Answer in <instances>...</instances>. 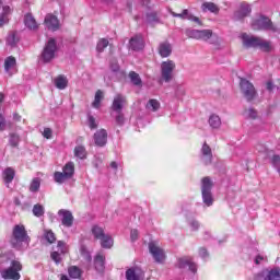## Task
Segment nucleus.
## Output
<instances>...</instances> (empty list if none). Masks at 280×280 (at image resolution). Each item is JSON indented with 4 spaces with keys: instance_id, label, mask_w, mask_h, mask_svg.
<instances>
[{
    "instance_id": "obj_39",
    "label": "nucleus",
    "mask_w": 280,
    "mask_h": 280,
    "mask_svg": "<svg viewBox=\"0 0 280 280\" xmlns=\"http://www.w3.org/2000/svg\"><path fill=\"white\" fill-rule=\"evenodd\" d=\"M147 110H151V113H156L159 108H161V103L156 101L155 98H151L148 101L145 105Z\"/></svg>"
},
{
    "instance_id": "obj_32",
    "label": "nucleus",
    "mask_w": 280,
    "mask_h": 280,
    "mask_svg": "<svg viewBox=\"0 0 280 280\" xmlns=\"http://www.w3.org/2000/svg\"><path fill=\"white\" fill-rule=\"evenodd\" d=\"M74 156L75 159H80V161H84L88 156L86 148L82 144L77 145L74 148Z\"/></svg>"
},
{
    "instance_id": "obj_13",
    "label": "nucleus",
    "mask_w": 280,
    "mask_h": 280,
    "mask_svg": "<svg viewBox=\"0 0 280 280\" xmlns=\"http://www.w3.org/2000/svg\"><path fill=\"white\" fill-rule=\"evenodd\" d=\"M149 253L152 255L155 264H165V252L152 241L149 242Z\"/></svg>"
},
{
    "instance_id": "obj_30",
    "label": "nucleus",
    "mask_w": 280,
    "mask_h": 280,
    "mask_svg": "<svg viewBox=\"0 0 280 280\" xmlns=\"http://www.w3.org/2000/svg\"><path fill=\"white\" fill-rule=\"evenodd\" d=\"M20 143H21V136L16 132H10L9 133V145L11 148L19 149Z\"/></svg>"
},
{
    "instance_id": "obj_16",
    "label": "nucleus",
    "mask_w": 280,
    "mask_h": 280,
    "mask_svg": "<svg viewBox=\"0 0 280 280\" xmlns=\"http://www.w3.org/2000/svg\"><path fill=\"white\" fill-rule=\"evenodd\" d=\"M199 159L203 165H211L213 163V151L207 142L201 147Z\"/></svg>"
},
{
    "instance_id": "obj_56",
    "label": "nucleus",
    "mask_w": 280,
    "mask_h": 280,
    "mask_svg": "<svg viewBox=\"0 0 280 280\" xmlns=\"http://www.w3.org/2000/svg\"><path fill=\"white\" fill-rule=\"evenodd\" d=\"M271 163L273 165V167H279V163H280V155L279 154H275L271 159Z\"/></svg>"
},
{
    "instance_id": "obj_25",
    "label": "nucleus",
    "mask_w": 280,
    "mask_h": 280,
    "mask_svg": "<svg viewBox=\"0 0 280 280\" xmlns=\"http://www.w3.org/2000/svg\"><path fill=\"white\" fill-rule=\"evenodd\" d=\"M126 280H141V269L131 267L125 272Z\"/></svg>"
},
{
    "instance_id": "obj_14",
    "label": "nucleus",
    "mask_w": 280,
    "mask_h": 280,
    "mask_svg": "<svg viewBox=\"0 0 280 280\" xmlns=\"http://www.w3.org/2000/svg\"><path fill=\"white\" fill-rule=\"evenodd\" d=\"M172 16H174V19H182V21H190L191 23H196L197 25L202 26V21L200 20V18L194 15V13H191V11H189L188 9H184L182 11V13H176V12H171Z\"/></svg>"
},
{
    "instance_id": "obj_22",
    "label": "nucleus",
    "mask_w": 280,
    "mask_h": 280,
    "mask_svg": "<svg viewBox=\"0 0 280 280\" xmlns=\"http://www.w3.org/2000/svg\"><path fill=\"white\" fill-rule=\"evenodd\" d=\"M94 268L96 272H104L106 270V256L97 254L94 257Z\"/></svg>"
},
{
    "instance_id": "obj_23",
    "label": "nucleus",
    "mask_w": 280,
    "mask_h": 280,
    "mask_svg": "<svg viewBox=\"0 0 280 280\" xmlns=\"http://www.w3.org/2000/svg\"><path fill=\"white\" fill-rule=\"evenodd\" d=\"M14 176H16V171H14V168L12 167L4 168V171L2 172V177L4 180L5 187H10V184L12 183V180H14Z\"/></svg>"
},
{
    "instance_id": "obj_44",
    "label": "nucleus",
    "mask_w": 280,
    "mask_h": 280,
    "mask_svg": "<svg viewBox=\"0 0 280 280\" xmlns=\"http://www.w3.org/2000/svg\"><path fill=\"white\" fill-rule=\"evenodd\" d=\"M109 42L106 38H101L96 44V51L97 54H104L106 47H108Z\"/></svg>"
},
{
    "instance_id": "obj_7",
    "label": "nucleus",
    "mask_w": 280,
    "mask_h": 280,
    "mask_svg": "<svg viewBox=\"0 0 280 280\" xmlns=\"http://www.w3.org/2000/svg\"><path fill=\"white\" fill-rule=\"evenodd\" d=\"M160 69V84H163V82L170 84V82L174 80V69H176V63L174 62V60L162 61Z\"/></svg>"
},
{
    "instance_id": "obj_43",
    "label": "nucleus",
    "mask_w": 280,
    "mask_h": 280,
    "mask_svg": "<svg viewBox=\"0 0 280 280\" xmlns=\"http://www.w3.org/2000/svg\"><path fill=\"white\" fill-rule=\"evenodd\" d=\"M86 124L90 128V130H97L100 124L95 119V116H92L91 113H88V120Z\"/></svg>"
},
{
    "instance_id": "obj_59",
    "label": "nucleus",
    "mask_w": 280,
    "mask_h": 280,
    "mask_svg": "<svg viewBox=\"0 0 280 280\" xmlns=\"http://www.w3.org/2000/svg\"><path fill=\"white\" fill-rule=\"evenodd\" d=\"M51 135H52L51 128L44 129L43 136L45 139H51Z\"/></svg>"
},
{
    "instance_id": "obj_9",
    "label": "nucleus",
    "mask_w": 280,
    "mask_h": 280,
    "mask_svg": "<svg viewBox=\"0 0 280 280\" xmlns=\"http://www.w3.org/2000/svg\"><path fill=\"white\" fill-rule=\"evenodd\" d=\"M241 93L245 97L246 102H253L257 97V90L255 85L247 79L242 78L240 81Z\"/></svg>"
},
{
    "instance_id": "obj_29",
    "label": "nucleus",
    "mask_w": 280,
    "mask_h": 280,
    "mask_svg": "<svg viewBox=\"0 0 280 280\" xmlns=\"http://www.w3.org/2000/svg\"><path fill=\"white\" fill-rule=\"evenodd\" d=\"M91 233H92L94 240H98V241L101 240V237L106 235V232H104V228H102L97 224L92 225Z\"/></svg>"
},
{
    "instance_id": "obj_28",
    "label": "nucleus",
    "mask_w": 280,
    "mask_h": 280,
    "mask_svg": "<svg viewBox=\"0 0 280 280\" xmlns=\"http://www.w3.org/2000/svg\"><path fill=\"white\" fill-rule=\"evenodd\" d=\"M201 10L202 12H211L212 14H218L220 12V8L213 2H203L201 4Z\"/></svg>"
},
{
    "instance_id": "obj_58",
    "label": "nucleus",
    "mask_w": 280,
    "mask_h": 280,
    "mask_svg": "<svg viewBox=\"0 0 280 280\" xmlns=\"http://www.w3.org/2000/svg\"><path fill=\"white\" fill-rule=\"evenodd\" d=\"M130 240H131V242H137V240H139V231L138 230H131Z\"/></svg>"
},
{
    "instance_id": "obj_63",
    "label": "nucleus",
    "mask_w": 280,
    "mask_h": 280,
    "mask_svg": "<svg viewBox=\"0 0 280 280\" xmlns=\"http://www.w3.org/2000/svg\"><path fill=\"white\" fill-rule=\"evenodd\" d=\"M22 117L19 115V113H13V120L21 121Z\"/></svg>"
},
{
    "instance_id": "obj_53",
    "label": "nucleus",
    "mask_w": 280,
    "mask_h": 280,
    "mask_svg": "<svg viewBox=\"0 0 280 280\" xmlns=\"http://www.w3.org/2000/svg\"><path fill=\"white\" fill-rule=\"evenodd\" d=\"M199 257L206 261V259H209V250H207V247H200L199 248Z\"/></svg>"
},
{
    "instance_id": "obj_36",
    "label": "nucleus",
    "mask_w": 280,
    "mask_h": 280,
    "mask_svg": "<svg viewBox=\"0 0 280 280\" xmlns=\"http://www.w3.org/2000/svg\"><path fill=\"white\" fill-rule=\"evenodd\" d=\"M68 275L70 279H80L82 277V269L78 266H70L68 268Z\"/></svg>"
},
{
    "instance_id": "obj_45",
    "label": "nucleus",
    "mask_w": 280,
    "mask_h": 280,
    "mask_svg": "<svg viewBox=\"0 0 280 280\" xmlns=\"http://www.w3.org/2000/svg\"><path fill=\"white\" fill-rule=\"evenodd\" d=\"M19 43V38L16 37V33L13 32V33H10L7 37V45L9 47H16Z\"/></svg>"
},
{
    "instance_id": "obj_49",
    "label": "nucleus",
    "mask_w": 280,
    "mask_h": 280,
    "mask_svg": "<svg viewBox=\"0 0 280 280\" xmlns=\"http://www.w3.org/2000/svg\"><path fill=\"white\" fill-rule=\"evenodd\" d=\"M81 256L83 257L84 261H86V264H91V261H93V256L91 255V252L86 249V247H81Z\"/></svg>"
},
{
    "instance_id": "obj_5",
    "label": "nucleus",
    "mask_w": 280,
    "mask_h": 280,
    "mask_svg": "<svg viewBox=\"0 0 280 280\" xmlns=\"http://www.w3.org/2000/svg\"><path fill=\"white\" fill-rule=\"evenodd\" d=\"M201 200L206 207H213L215 198L213 197V180L206 176L201 179Z\"/></svg>"
},
{
    "instance_id": "obj_40",
    "label": "nucleus",
    "mask_w": 280,
    "mask_h": 280,
    "mask_svg": "<svg viewBox=\"0 0 280 280\" xmlns=\"http://www.w3.org/2000/svg\"><path fill=\"white\" fill-rule=\"evenodd\" d=\"M102 100H104V92H102V90H97L92 103L93 108H100V106H102Z\"/></svg>"
},
{
    "instance_id": "obj_27",
    "label": "nucleus",
    "mask_w": 280,
    "mask_h": 280,
    "mask_svg": "<svg viewBox=\"0 0 280 280\" xmlns=\"http://www.w3.org/2000/svg\"><path fill=\"white\" fill-rule=\"evenodd\" d=\"M208 122L210 128H212L213 130H218V128L222 126V119L217 114H211L208 119Z\"/></svg>"
},
{
    "instance_id": "obj_8",
    "label": "nucleus",
    "mask_w": 280,
    "mask_h": 280,
    "mask_svg": "<svg viewBox=\"0 0 280 280\" xmlns=\"http://www.w3.org/2000/svg\"><path fill=\"white\" fill-rule=\"evenodd\" d=\"M252 27L253 30H259V31H265V32H273L277 33L279 32V27L275 26L272 24V20H270L266 15H260V19H256L252 22Z\"/></svg>"
},
{
    "instance_id": "obj_12",
    "label": "nucleus",
    "mask_w": 280,
    "mask_h": 280,
    "mask_svg": "<svg viewBox=\"0 0 280 280\" xmlns=\"http://www.w3.org/2000/svg\"><path fill=\"white\" fill-rule=\"evenodd\" d=\"M175 268H178L179 270H185L188 268V270L192 272V275H196V272H198V265L194 262V258L190 256L177 258Z\"/></svg>"
},
{
    "instance_id": "obj_34",
    "label": "nucleus",
    "mask_w": 280,
    "mask_h": 280,
    "mask_svg": "<svg viewBox=\"0 0 280 280\" xmlns=\"http://www.w3.org/2000/svg\"><path fill=\"white\" fill-rule=\"evenodd\" d=\"M31 194H38L40 191V177H34L28 186Z\"/></svg>"
},
{
    "instance_id": "obj_33",
    "label": "nucleus",
    "mask_w": 280,
    "mask_h": 280,
    "mask_svg": "<svg viewBox=\"0 0 280 280\" xmlns=\"http://www.w3.org/2000/svg\"><path fill=\"white\" fill-rule=\"evenodd\" d=\"M68 84H69V80H67V77L65 75H59L55 79V85L60 91H65Z\"/></svg>"
},
{
    "instance_id": "obj_6",
    "label": "nucleus",
    "mask_w": 280,
    "mask_h": 280,
    "mask_svg": "<svg viewBox=\"0 0 280 280\" xmlns=\"http://www.w3.org/2000/svg\"><path fill=\"white\" fill-rule=\"evenodd\" d=\"M56 51H58V44L54 37H50L40 54V62L49 65L56 58Z\"/></svg>"
},
{
    "instance_id": "obj_41",
    "label": "nucleus",
    "mask_w": 280,
    "mask_h": 280,
    "mask_svg": "<svg viewBox=\"0 0 280 280\" xmlns=\"http://www.w3.org/2000/svg\"><path fill=\"white\" fill-rule=\"evenodd\" d=\"M54 180L55 183H59V185H62L66 180H69L68 174L63 172H55L54 173Z\"/></svg>"
},
{
    "instance_id": "obj_48",
    "label": "nucleus",
    "mask_w": 280,
    "mask_h": 280,
    "mask_svg": "<svg viewBox=\"0 0 280 280\" xmlns=\"http://www.w3.org/2000/svg\"><path fill=\"white\" fill-rule=\"evenodd\" d=\"M147 21L148 23L152 24V23H159L161 20L159 19V14L156 13V11H152L147 13Z\"/></svg>"
},
{
    "instance_id": "obj_35",
    "label": "nucleus",
    "mask_w": 280,
    "mask_h": 280,
    "mask_svg": "<svg viewBox=\"0 0 280 280\" xmlns=\"http://www.w3.org/2000/svg\"><path fill=\"white\" fill-rule=\"evenodd\" d=\"M62 173L68 174L67 177L68 179L73 178V174H75V165L73 162H68L63 167H62Z\"/></svg>"
},
{
    "instance_id": "obj_17",
    "label": "nucleus",
    "mask_w": 280,
    "mask_h": 280,
    "mask_svg": "<svg viewBox=\"0 0 280 280\" xmlns=\"http://www.w3.org/2000/svg\"><path fill=\"white\" fill-rule=\"evenodd\" d=\"M252 12H253V8H250V4L243 2L240 5V10L234 12L233 20L243 21V19H246V16H250Z\"/></svg>"
},
{
    "instance_id": "obj_3",
    "label": "nucleus",
    "mask_w": 280,
    "mask_h": 280,
    "mask_svg": "<svg viewBox=\"0 0 280 280\" xmlns=\"http://www.w3.org/2000/svg\"><path fill=\"white\" fill-rule=\"evenodd\" d=\"M243 38V45L247 47V49H260V51H264L265 54H270L272 51V45L268 40L261 39V37H255V36H248L244 34L242 36Z\"/></svg>"
},
{
    "instance_id": "obj_21",
    "label": "nucleus",
    "mask_w": 280,
    "mask_h": 280,
    "mask_svg": "<svg viewBox=\"0 0 280 280\" xmlns=\"http://www.w3.org/2000/svg\"><path fill=\"white\" fill-rule=\"evenodd\" d=\"M158 54L161 56V58H170L172 56V44H170V42L160 43Z\"/></svg>"
},
{
    "instance_id": "obj_54",
    "label": "nucleus",
    "mask_w": 280,
    "mask_h": 280,
    "mask_svg": "<svg viewBox=\"0 0 280 280\" xmlns=\"http://www.w3.org/2000/svg\"><path fill=\"white\" fill-rule=\"evenodd\" d=\"M266 259H267L266 256L258 254L256 255L254 262L256 266H260L261 261H266Z\"/></svg>"
},
{
    "instance_id": "obj_55",
    "label": "nucleus",
    "mask_w": 280,
    "mask_h": 280,
    "mask_svg": "<svg viewBox=\"0 0 280 280\" xmlns=\"http://www.w3.org/2000/svg\"><path fill=\"white\" fill-rule=\"evenodd\" d=\"M266 89H267V91H269V93H272V91H275V89H277V91H279V88H277V85H275V83L272 81H268L266 83Z\"/></svg>"
},
{
    "instance_id": "obj_24",
    "label": "nucleus",
    "mask_w": 280,
    "mask_h": 280,
    "mask_svg": "<svg viewBox=\"0 0 280 280\" xmlns=\"http://www.w3.org/2000/svg\"><path fill=\"white\" fill-rule=\"evenodd\" d=\"M24 25L27 27V30L36 31L38 30V23L36 22V19H34V15L32 13H26L24 15Z\"/></svg>"
},
{
    "instance_id": "obj_11",
    "label": "nucleus",
    "mask_w": 280,
    "mask_h": 280,
    "mask_svg": "<svg viewBox=\"0 0 280 280\" xmlns=\"http://www.w3.org/2000/svg\"><path fill=\"white\" fill-rule=\"evenodd\" d=\"M254 280H280V267L264 268L254 276Z\"/></svg>"
},
{
    "instance_id": "obj_64",
    "label": "nucleus",
    "mask_w": 280,
    "mask_h": 280,
    "mask_svg": "<svg viewBox=\"0 0 280 280\" xmlns=\"http://www.w3.org/2000/svg\"><path fill=\"white\" fill-rule=\"evenodd\" d=\"M109 166L112 167V170H118L119 163H117V162H110Z\"/></svg>"
},
{
    "instance_id": "obj_38",
    "label": "nucleus",
    "mask_w": 280,
    "mask_h": 280,
    "mask_svg": "<svg viewBox=\"0 0 280 280\" xmlns=\"http://www.w3.org/2000/svg\"><path fill=\"white\" fill-rule=\"evenodd\" d=\"M129 78H130V82H131V84H133V86H143V81L141 80V77L139 75V73H137L135 71H130Z\"/></svg>"
},
{
    "instance_id": "obj_1",
    "label": "nucleus",
    "mask_w": 280,
    "mask_h": 280,
    "mask_svg": "<svg viewBox=\"0 0 280 280\" xmlns=\"http://www.w3.org/2000/svg\"><path fill=\"white\" fill-rule=\"evenodd\" d=\"M31 242L32 237H30V234H27L25 225L15 224L9 237V244L11 248L23 253L24 250H27V248H30Z\"/></svg>"
},
{
    "instance_id": "obj_18",
    "label": "nucleus",
    "mask_w": 280,
    "mask_h": 280,
    "mask_svg": "<svg viewBox=\"0 0 280 280\" xmlns=\"http://www.w3.org/2000/svg\"><path fill=\"white\" fill-rule=\"evenodd\" d=\"M145 48V40L142 35H136L129 39V49L131 51H143Z\"/></svg>"
},
{
    "instance_id": "obj_50",
    "label": "nucleus",
    "mask_w": 280,
    "mask_h": 280,
    "mask_svg": "<svg viewBox=\"0 0 280 280\" xmlns=\"http://www.w3.org/2000/svg\"><path fill=\"white\" fill-rule=\"evenodd\" d=\"M62 255L60 252H52L50 253V258L56 264V266H60L62 264Z\"/></svg>"
},
{
    "instance_id": "obj_57",
    "label": "nucleus",
    "mask_w": 280,
    "mask_h": 280,
    "mask_svg": "<svg viewBox=\"0 0 280 280\" xmlns=\"http://www.w3.org/2000/svg\"><path fill=\"white\" fill-rule=\"evenodd\" d=\"M189 225L191 231H198V229H200V222H198V220H191Z\"/></svg>"
},
{
    "instance_id": "obj_15",
    "label": "nucleus",
    "mask_w": 280,
    "mask_h": 280,
    "mask_svg": "<svg viewBox=\"0 0 280 280\" xmlns=\"http://www.w3.org/2000/svg\"><path fill=\"white\" fill-rule=\"evenodd\" d=\"M94 145L96 148H106L108 143V131L106 129H98L93 135Z\"/></svg>"
},
{
    "instance_id": "obj_2",
    "label": "nucleus",
    "mask_w": 280,
    "mask_h": 280,
    "mask_svg": "<svg viewBox=\"0 0 280 280\" xmlns=\"http://www.w3.org/2000/svg\"><path fill=\"white\" fill-rule=\"evenodd\" d=\"M10 264L9 268H5L1 271V277L4 280H20L21 279V270H23V265L21 261L16 260V256L12 252L5 253L1 257V264Z\"/></svg>"
},
{
    "instance_id": "obj_4",
    "label": "nucleus",
    "mask_w": 280,
    "mask_h": 280,
    "mask_svg": "<svg viewBox=\"0 0 280 280\" xmlns=\"http://www.w3.org/2000/svg\"><path fill=\"white\" fill-rule=\"evenodd\" d=\"M185 34L188 38L205 40V43L209 42L210 45H215L218 43V35L213 34V31L211 30L186 28Z\"/></svg>"
},
{
    "instance_id": "obj_42",
    "label": "nucleus",
    "mask_w": 280,
    "mask_h": 280,
    "mask_svg": "<svg viewBox=\"0 0 280 280\" xmlns=\"http://www.w3.org/2000/svg\"><path fill=\"white\" fill-rule=\"evenodd\" d=\"M33 215H35V218H43L45 215V207L40 203L34 205Z\"/></svg>"
},
{
    "instance_id": "obj_62",
    "label": "nucleus",
    "mask_w": 280,
    "mask_h": 280,
    "mask_svg": "<svg viewBox=\"0 0 280 280\" xmlns=\"http://www.w3.org/2000/svg\"><path fill=\"white\" fill-rule=\"evenodd\" d=\"M20 207H21L22 211H26V209H30V202L25 201V202L21 203Z\"/></svg>"
},
{
    "instance_id": "obj_10",
    "label": "nucleus",
    "mask_w": 280,
    "mask_h": 280,
    "mask_svg": "<svg viewBox=\"0 0 280 280\" xmlns=\"http://www.w3.org/2000/svg\"><path fill=\"white\" fill-rule=\"evenodd\" d=\"M0 5V27H4V25H9L10 23V15L14 12L12 8V0H1Z\"/></svg>"
},
{
    "instance_id": "obj_19",
    "label": "nucleus",
    "mask_w": 280,
    "mask_h": 280,
    "mask_svg": "<svg viewBox=\"0 0 280 280\" xmlns=\"http://www.w3.org/2000/svg\"><path fill=\"white\" fill-rule=\"evenodd\" d=\"M44 23L47 30H49L50 32H58V30H60V20H58V16L51 13H48L45 16Z\"/></svg>"
},
{
    "instance_id": "obj_20",
    "label": "nucleus",
    "mask_w": 280,
    "mask_h": 280,
    "mask_svg": "<svg viewBox=\"0 0 280 280\" xmlns=\"http://www.w3.org/2000/svg\"><path fill=\"white\" fill-rule=\"evenodd\" d=\"M58 215L61 218L62 226H66V229H71V226H73V213L71 211L60 209Z\"/></svg>"
},
{
    "instance_id": "obj_31",
    "label": "nucleus",
    "mask_w": 280,
    "mask_h": 280,
    "mask_svg": "<svg viewBox=\"0 0 280 280\" xmlns=\"http://www.w3.org/2000/svg\"><path fill=\"white\" fill-rule=\"evenodd\" d=\"M101 242V247L108 249V248H113V236H110V234H105L103 237H101L98 240Z\"/></svg>"
},
{
    "instance_id": "obj_60",
    "label": "nucleus",
    "mask_w": 280,
    "mask_h": 280,
    "mask_svg": "<svg viewBox=\"0 0 280 280\" xmlns=\"http://www.w3.org/2000/svg\"><path fill=\"white\" fill-rule=\"evenodd\" d=\"M248 117L250 119H257V110H255V108H249L248 110Z\"/></svg>"
},
{
    "instance_id": "obj_61",
    "label": "nucleus",
    "mask_w": 280,
    "mask_h": 280,
    "mask_svg": "<svg viewBox=\"0 0 280 280\" xmlns=\"http://www.w3.org/2000/svg\"><path fill=\"white\" fill-rule=\"evenodd\" d=\"M0 130H5V117L3 115H0Z\"/></svg>"
},
{
    "instance_id": "obj_26",
    "label": "nucleus",
    "mask_w": 280,
    "mask_h": 280,
    "mask_svg": "<svg viewBox=\"0 0 280 280\" xmlns=\"http://www.w3.org/2000/svg\"><path fill=\"white\" fill-rule=\"evenodd\" d=\"M125 102L126 101L121 94L116 95L112 104V110H114V113H121V110H124Z\"/></svg>"
},
{
    "instance_id": "obj_37",
    "label": "nucleus",
    "mask_w": 280,
    "mask_h": 280,
    "mask_svg": "<svg viewBox=\"0 0 280 280\" xmlns=\"http://www.w3.org/2000/svg\"><path fill=\"white\" fill-rule=\"evenodd\" d=\"M16 67V58L13 56H9L4 60V71L7 73H10L11 69H14Z\"/></svg>"
},
{
    "instance_id": "obj_52",
    "label": "nucleus",
    "mask_w": 280,
    "mask_h": 280,
    "mask_svg": "<svg viewBox=\"0 0 280 280\" xmlns=\"http://www.w3.org/2000/svg\"><path fill=\"white\" fill-rule=\"evenodd\" d=\"M117 115L115 116V121L118 126H124L126 124V117L124 116V113L116 112Z\"/></svg>"
},
{
    "instance_id": "obj_47",
    "label": "nucleus",
    "mask_w": 280,
    "mask_h": 280,
    "mask_svg": "<svg viewBox=\"0 0 280 280\" xmlns=\"http://www.w3.org/2000/svg\"><path fill=\"white\" fill-rule=\"evenodd\" d=\"M109 69L112 73H119L121 71V67L119 66V61L117 59L113 58L109 61Z\"/></svg>"
},
{
    "instance_id": "obj_46",
    "label": "nucleus",
    "mask_w": 280,
    "mask_h": 280,
    "mask_svg": "<svg viewBox=\"0 0 280 280\" xmlns=\"http://www.w3.org/2000/svg\"><path fill=\"white\" fill-rule=\"evenodd\" d=\"M44 240L48 242V244H54L56 242V234L51 230L44 231Z\"/></svg>"
},
{
    "instance_id": "obj_51",
    "label": "nucleus",
    "mask_w": 280,
    "mask_h": 280,
    "mask_svg": "<svg viewBox=\"0 0 280 280\" xmlns=\"http://www.w3.org/2000/svg\"><path fill=\"white\" fill-rule=\"evenodd\" d=\"M57 248L59 250L58 253H60L61 255H67V253L69 252L67 243L65 241H58Z\"/></svg>"
}]
</instances>
